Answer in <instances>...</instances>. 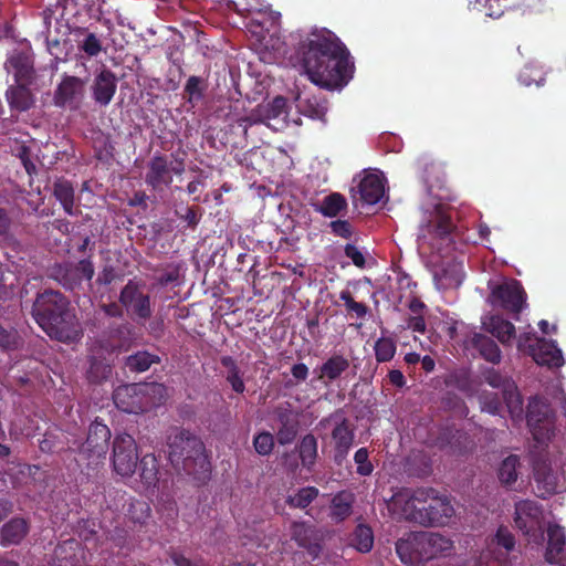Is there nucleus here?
I'll list each match as a JSON object with an SVG mask.
<instances>
[{
	"mask_svg": "<svg viewBox=\"0 0 566 566\" xmlns=\"http://www.w3.org/2000/svg\"><path fill=\"white\" fill-rule=\"evenodd\" d=\"M350 191L354 200H357L358 195L363 205L373 206L385 195V180L377 174L366 172Z\"/></svg>",
	"mask_w": 566,
	"mask_h": 566,
	"instance_id": "nucleus-18",
	"label": "nucleus"
},
{
	"mask_svg": "<svg viewBox=\"0 0 566 566\" xmlns=\"http://www.w3.org/2000/svg\"><path fill=\"white\" fill-rule=\"evenodd\" d=\"M376 360L386 363L392 359L396 353V344L389 337H380L374 346Z\"/></svg>",
	"mask_w": 566,
	"mask_h": 566,
	"instance_id": "nucleus-50",
	"label": "nucleus"
},
{
	"mask_svg": "<svg viewBox=\"0 0 566 566\" xmlns=\"http://www.w3.org/2000/svg\"><path fill=\"white\" fill-rule=\"evenodd\" d=\"M332 439L334 441V460L337 464H342L347 458L355 439V433L353 428H350L348 419L343 418L335 426L332 430Z\"/></svg>",
	"mask_w": 566,
	"mask_h": 566,
	"instance_id": "nucleus-26",
	"label": "nucleus"
},
{
	"mask_svg": "<svg viewBox=\"0 0 566 566\" xmlns=\"http://www.w3.org/2000/svg\"><path fill=\"white\" fill-rule=\"evenodd\" d=\"M547 545L544 554L545 562L558 566L566 553L565 528L558 524H548Z\"/></svg>",
	"mask_w": 566,
	"mask_h": 566,
	"instance_id": "nucleus-25",
	"label": "nucleus"
},
{
	"mask_svg": "<svg viewBox=\"0 0 566 566\" xmlns=\"http://www.w3.org/2000/svg\"><path fill=\"white\" fill-rule=\"evenodd\" d=\"M484 381L493 388L500 389L502 399L504 400L511 416L520 417L523 411V399L518 392L515 381L502 375L494 368H489L483 374Z\"/></svg>",
	"mask_w": 566,
	"mask_h": 566,
	"instance_id": "nucleus-10",
	"label": "nucleus"
},
{
	"mask_svg": "<svg viewBox=\"0 0 566 566\" xmlns=\"http://www.w3.org/2000/svg\"><path fill=\"white\" fill-rule=\"evenodd\" d=\"M314 210L326 218H335L347 210V200L339 192L325 196L321 202L313 205Z\"/></svg>",
	"mask_w": 566,
	"mask_h": 566,
	"instance_id": "nucleus-32",
	"label": "nucleus"
},
{
	"mask_svg": "<svg viewBox=\"0 0 566 566\" xmlns=\"http://www.w3.org/2000/svg\"><path fill=\"white\" fill-rule=\"evenodd\" d=\"M332 233L343 239H350L353 235V227L347 220L337 219L329 223Z\"/></svg>",
	"mask_w": 566,
	"mask_h": 566,
	"instance_id": "nucleus-59",
	"label": "nucleus"
},
{
	"mask_svg": "<svg viewBox=\"0 0 566 566\" xmlns=\"http://www.w3.org/2000/svg\"><path fill=\"white\" fill-rule=\"evenodd\" d=\"M484 11L485 15L491 18H500L509 8V3H499L497 0H475Z\"/></svg>",
	"mask_w": 566,
	"mask_h": 566,
	"instance_id": "nucleus-56",
	"label": "nucleus"
},
{
	"mask_svg": "<svg viewBox=\"0 0 566 566\" xmlns=\"http://www.w3.org/2000/svg\"><path fill=\"white\" fill-rule=\"evenodd\" d=\"M339 298L344 302L346 311L357 318H365L369 313V307L365 303L355 301L349 290H343Z\"/></svg>",
	"mask_w": 566,
	"mask_h": 566,
	"instance_id": "nucleus-49",
	"label": "nucleus"
},
{
	"mask_svg": "<svg viewBox=\"0 0 566 566\" xmlns=\"http://www.w3.org/2000/svg\"><path fill=\"white\" fill-rule=\"evenodd\" d=\"M71 34L76 44V50L81 59L91 60L106 52L103 35L92 31L87 27H73Z\"/></svg>",
	"mask_w": 566,
	"mask_h": 566,
	"instance_id": "nucleus-17",
	"label": "nucleus"
},
{
	"mask_svg": "<svg viewBox=\"0 0 566 566\" xmlns=\"http://www.w3.org/2000/svg\"><path fill=\"white\" fill-rule=\"evenodd\" d=\"M118 277L115 268L111 264L103 266L98 273L95 283L98 285H109Z\"/></svg>",
	"mask_w": 566,
	"mask_h": 566,
	"instance_id": "nucleus-63",
	"label": "nucleus"
},
{
	"mask_svg": "<svg viewBox=\"0 0 566 566\" xmlns=\"http://www.w3.org/2000/svg\"><path fill=\"white\" fill-rule=\"evenodd\" d=\"M136 384L118 386L113 392L115 406L126 413H142L145 411L144 396Z\"/></svg>",
	"mask_w": 566,
	"mask_h": 566,
	"instance_id": "nucleus-21",
	"label": "nucleus"
},
{
	"mask_svg": "<svg viewBox=\"0 0 566 566\" xmlns=\"http://www.w3.org/2000/svg\"><path fill=\"white\" fill-rule=\"evenodd\" d=\"M276 419L280 423L276 432V440L281 446L291 444L298 432L300 421L297 416L290 408H279Z\"/></svg>",
	"mask_w": 566,
	"mask_h": 566,
	"instance_id": "nucleus-28",
	"label": "nucleus"
},
{
	"mask_svg": "<svg viewBox=\"0 0 566 566\" xmlns=\"http://www.w3.org/2000/svg\"><path fill=\"white\" fill-rule=\"evenodd\" d=\"M59 447V437L53 431H46L39 440V448L44 453H53Z\"/></svg>",
	"mask_w": 566,
	"mask_h": 566,
	"instance_id": "nucleus-60",
	"label": "nucleus"
},
{
	"mask_svg": "<svg viewBox=\"0 0 566 566\" xmlns=\"http://www.w3.org/2000/svg\"><path fill=\"white\" fill-rule=\"evenodd\" d=\"M423 539L429 560L439 555H448L453 549V542L441 534L423 532Z\"/></svg>",
	"mask_w": 566,
	"mask_h": 566,
	"instance_id": "nucleus-35",
	"label": "nucleus"
},
{
	"mask_svg": "<svg viewBox=\"0 0 566 566\" xmlns=\"http://www.w3.org/2000/svg\"><path fill=\"white\" fill-rule=\"evenodd\" d=\"M423 532H410L396 542V553L401 563L408 566H420L429 560Z\"/></svg>",
	"mask_w": 566,
	"mask_h": 566,
	"instance_id": "nucleus-12",
	"label": "nucleus"
},
{
	"mask_svg": "<svg viewBox=\"0 0 566 566\" xmlns=\"http://www.w3.org/2000/svg\"><path fill=\"white\" fill-rule=\"evenodd\" d=\"M32 316L52 339L70 344L83 336L69 300L59 291L45 290L39 293L32 305Z\"/></svg>",
	"mask_w": 566,
	"mask_h": 566,
	"instance_id": "nucleus-2",
	"label": "nucleus"
},
{
	"mask_svg": "<svg viewBox=\"0 0 566 566\" xmlns=\"http://www.w3.org/2000/svg\"><path fill=\"white\" fill-rule=\"evenodd\" d=\"M119 303L132 319L138 323H144L153 316L154 302L151 296L144 292V284L136 280H128L120 290Z\"/></svg>",
	"mask_w": 566,
	"mask_h": 566,
	"instance_id": "nucleus-5",
	"label": "nucleus"
},
{
	"mask_svg": "<svg viewBox=\"0 0 566 566\" xmlns=\"http://www.w3.org/2000/svg\"><path fill=\"white\" fill-rule=\"evenodd\" d=\"M109 439V428L95 420L90 426L87 438L78 448V453L87 460L104 459L108 451Z\"/></svg>",
	"mask_w": 566,
	"mask_h": 566,
	"instance_id": "nucleus-13",
	"label": "nucleus"
},
{
	"mask_svg": "<svg viewBox=\"0 0 566 566\" xmlns=\"http://www.w3.org/2000/svg\"><path fill=\"white\" fill-rule=\"evenodd\" d=\"M30 524L28 520L14 516L6 522L0 528V545L9 547L19 545L29 534Z\"/></svg>",
	"mask_w": 566,
	"mask_h": 566,
	"instance_id": "nucleus-27",
	"label": "nucleus"
},
{
	"mask_svg": "<svg viewBox=\"0 0 566 566\" xmlns=\"http://www.w3.org/2000/svg\"><path fill=\"white\" fill-rule=\"evenodd\" d=\"M159 363V356L150 354L146 350H139L126 357L125 367L132 373H144L148 370L154 364Z\"/></svg>",
	"mask_w": 566,
	"mask_h": 566,
	"instance_id": "nucleus-44",
	"label": "nucleus"
},
{
	"mask_svg": "<svg viewBox=\"0 0 566 566\" xmlns=\"http://www.w3.org/2000/svg\"><path fill=\"white\" fill-rule=\"evenodd\" d=\"M480 402L482 411H486L491 415H497L502 409V400L499 395L494 392H483L480 396Z\"/></svg>",
	"mask_w": 566,
	"mask_h": 566,
	"instance_id": "nucleus-54",
	"label": "nucleus"
},
{
	"mask_svg": "<svg viewBox=\"0 0 566 566\" xmlns=\"http://www.w3.org/2000/svg\"><path fill=\"white\" fill-rule=\"evenodd\" d=\"M117 90V77L115 73L103 66L99 72L96 73L93 83L91 85L92 98L99 106H107Z\"/></svg>",
	"mask_w": 566,
	"mask_h": 566,
	"instance_id": "nucleus-19",
	"label": "nucleus"
},
{
	"mask_svg": "<svg viewBox=\"0 0 566 566\" xmlns=\"http://www.w3.org/2000/svg\"><path fill=\"white\" fill-rule=\"evenodd\" d=\"M167 459L172 468L198 484H206L211 476L212 465L206 446L200 437L185 428H175L167 436Z\"/></svg>",
	"mask_w": 566,
	"mask_h": 566,
	"instance_id": "nucleus-3",
	"label": "nucleus"
},
{
	"mask_svg": "<svg viewBox=\"0 0 566 566\" xmlns=\"http://www.w3.org/2000/svg\"><path fill=\"white\" fill-rule=\"evenodd\" d=\"M345 255L352 260V262L357 266L363 269L366 264V260L364 254L359 251V249L350 243H347L344 248Z\"/></svg>",
	"mask_w": 566,
	"mask_h": 566,
	"instance_id": "nucleus-62",
	"label": "nucleus"
},
{
	"mask_svg": "<svg viewBox=\"0 0 566 566\" xmlns=\"http://www.w3.org/2000/svg\"><path fill=\"white\" fill-rule=\"evenodd\" d=\"M495 543L505 548L507 552L512 551L515 546V537L506 526H500L496 531Z\"/></svg>",
	"mask_w": 566,
	"mask_h": 566,
	"instance_id": "nucleus-58",
	"label": "nucleus"
},
{
	"mask_svg": "<svg viewBox=\"0 0 566 566\" xmlns=\"http://www.w3.org/2000/svg\"><path fill=\"white\" fill-rule=\"evenodd\" d=\"M132 332L133 327L128 323H112L95 340V344L108 355L126 350L130 343Z\"/></svg>",
	"mask_w": 566,
	"mask_h": 566,
	"instance_id": "nucleus-16",
	"label": "nucleus"
},
{
	"mask_svg": "<svg viewBox=\"0 0 566 566\" xmlns=\"http://www.w3.org/2000/svg\"><path fill=\"white\" fill-rule=\"evenodd\" d=\"M318 443L314 434H305L297 444V452L303 468L311 471L318 457Z\"/></svg>",
	"mask_w": 566,
	"mask_h": 566,
	"instance_id": "nucleus-36",
	"label": "nucleus"
},
{
	"mask_svg": "<svg viewBox=\"0 0 566 566\" xmlns=\"http://www.w3.org/2000/svg\"><path fill=\"white\" fill-rule=\"evenodd\" d=\"M535 340L536 346L530 345L528 347L530 355L537 365L547 366L549 368H558L564 365L562 350L554 342L546 340L545 338Z\"/></svg>",
	"mask_w": 566,
	"mask_h": 566,
	"instance_id": "nucleus-23",
	"label": "nucleus"
},
{
	"mask_svg": "<svg viewBox=\"0 0 566 566\" xmlns=\"http://www.w3.org/2000/svg\"><path fill=\"white\" fill-rule=\"evenodd\" d=\"M434 493L436 490L432 488H419L413 491L403 490L394 495L392 507L405 520L421 524L422 505L427 504L431 494Z\"/></svg>",
	"mask_w": 566,
	"mask_h": 566,
	"instance_id": "nucleus-7",
	"label": "nucleus"
},
{
	"mask_svg": "<svg viewBox=\"0 0 566 566\" xmlns=\"http://www.w3.org/2000/svg\"><path fill=\"white\" fill-rule=\"evenodd\" d=\"M18 85L10 86L7 92V101L12 109L25 112L33 104V96L27 84L30 82H17Z\"/></svg>",
	"mask_w": 566,
	"mask_h": 566,
	"instance_id": "nucleus-31",
	"label": "nucleus"
},
{
	"mask_svg": "<svg viewBox=\"0 0 566 566\" xmlns=\"http://www.w3.org/2000/svg\"><path fill=\"white\" fill-rule=\"evenodd\" d=\"M349 360L343 355H332L317 369V380L328 385L338 379L349 368Z\"/></svg>",
	"mask_w": 566,
	"mask_h": 566,
	"instance_id": "nucleus-29",
	"label": "nucleus"
},
{
	"mask_svg": "<svg viewBox=\"0 0 566 566\" xmlns=\"http://www.w3.org/2000/svg\"><path fill=\"white\" fill-rule=\"evenodd\" d=\"M454 515V509L447 496H439L436 491L431 494L427 504L422 505L421 525L443 526L450 522Z\"/></svg>",
	"mask_w": 566,
	"mask_h": 566,
	"instance_id": "nucleus-14",
	"label": "nucleus"
},
{
	"mask_svg": "<svg viewBox=\"0 0 566 566\" xmlns=\"http://www.w3.org/2000/svg\"><path fill=\"white\" fill-rule=\"evenodd\" d=\"M526 421L537 442L549 440L554 434V412L548 403L537 397L527 405Z\"/></svg>",
	"mask_w": 566,
	"mask_h": 566,
	"instance_id": "nucleus-6",
	"label": "nucleus"
},
{
	"mask_svg": "<svg viewBox=\"0 0 566 566\" xmlns=\"http://www.w3.org/2000/svg\"><path fill=\"white\" fill-rule=\"evenodd\" d=\"M128 514L134 522L143 524L149 517L150 507L145 502L136 501L130 503Z\"/></svg>",
	"mask_w": 566,
	"mask_h": 566,
	"instance_id": "nucleus-57",
	"label": "nucleus"
},
{
	"mask_svg": "<svg viewBox=\"0 0 566 566\" xmlns=\"http://www.w3.org/2000/svg\"><path fill=\"white\" fill-rule=\"evenodd\" d=\"M471 343L485 360L492 364H499L501 361L500 347L492 338L483 334H474Z\"/></svg>",
	"mask_w": 566,
	"mask_h": 566,
	"instance_id": "nucleus-40",
	"label": "nucleus"
},
{
	"mask_svg": "<svg viewBox=\"0 0 566 566\" xmlns=\"http://www.w3.org/2000/svg\"><path fill=\"white\" fill-rule=\"evenodd\" d=\"M433 234L441 240L453 241V223L451 218L447 216H440L437 221L432 224Z\"/></svg>",
	"mask_w": 566,
	"mask_h": 566,
	"instance_id": "nucleus-52",
	"label": "nucleus"
},
{
	"mask_svg": "<svg viewBox=\"0 0 566 566\" xmlns=\"http://www.w3.org/2000/svg\"><path fill=\"white\" fill-rule=\"evenodd\" d=\"M457 265L449 266L442 270L441 276L436 274L434 277L438 280H449L448 285H459L462 282V275L458 273Z\"/></svg>",
	"mask_w": 566,
	"mask_h": 566,
	"instance_id": "nucleus-64",
	"label": "nucleus"
},
{
	"mask_svg": "<svg viewBox=\"0 0 566 566\" xmlns=\"http://www.w3.org/2000/svg\"><path fill=\"white\" fill-rule=\"evenodd\" d=\"M296 54L310 81L319 87L340 90L353 78L355 64L348 49L326 28H315L301 39Z\"/></svg>",
	"mask_w": 566,
	"mask_h": 566,
	"instance_id": "nucleus-1",
	"label": "nucleus"
},
{
	"mask_svg": "<svg viewBox=\"0 0 566 566\" xmlns=\"http://www.w3.org/2000/svg\"><path fill=\"white\" fill-rule=\"evenodd\" d=\"M220 364L226 368V380L230 384L232 390L237 394H243L245 391V384L243 373L237 360L232 356H222Z\"/></svg>",
	"mask_w": 566,
	"mask_h": 566,
	"instance_id": "nucleus-38",
	"label": "nucleus"
},
{
	"mask_svg": "<svg viewBox=\"0 0 566 566\" xmlns=\"http://www.w3.org/2000/svg\"><path fill=\"white\" fill-rule=\"evenodd\" d=\"M291 537L298 546L305 548L313 559L322 552V536L319 532L305 522H293L291 525Z\"/></svg>",
	"mask_w": 566,
	"mask_h": 566,
	"instance_id": "nucleus-20",
	"label": "nucleus"
},
{
	"mask_svg": "<svg viewBox=\"0 0 566 566\" xmlns=\"http://www.w3.org/2000/svg\"><path fill=\"white\" fill-rule=\"evenodd\" d=\"M534 479L538 484L544 485L545 493H553L555 491L557 479L554 474L549 463L545 460H537L533 465Z\"/></svg>",
	"mask_w": 566,
	"mask_h": 566,
	"instance_id": "nucleus-45",
	"label": "nucleus"
},
{
	"mask_svg": "<svg viewBox=\"0 0 566 566\" xmlns=\"http://www.w3.org/2000/svg\"><path fill=\"white\" fill-rule=\"evenodd\" d=\"M261 120L252 116H241L234 119L228 125V133L230 138L228 143L234 148H245L248 146V130L254 124H259Z\"/></svg>",
	"mask_w": 566,
	"mask_h": 566,
	"instance_id": "nucleus-30",
	"label": "nucleus"
},
{
	"mask_svg": "<svg viewBox=\"0 0 566 566\" xmlns=\"http://www.w3.org/2000/svg\"><path fill=\"white\" fill-rule=\"evenodd\" d=\"M104 354L107 353L104 349H99V346L94 343L88 356V368L86 370V378L92 384H101L112 376V361Z\"/></svg>",
	"mask_w": 566,
	"mask_h": 566,
	"instance_id": "nucleus-24",
	"label": "nucleus"
},
{
	"mask_svg": "<svg viewBox=\"0 0 566 566\" xmlns=\"http://www.w3.org/2000/svg\"><path fill=\"white\" fill-rule=\"evenodd\" d=\"M275 446V438L269 431H261L253 438V448L259 455H270Z\"/></svg>",
	"mask_w": 566,
	"mask_h": 566,
	"instance_id": "nucleus-51",
	"label": "nucleus"
},
{
	"mask_svg": "<svg viewBox=\"0 0 566 566\" xmlns=\"http://www.w3.org/2000/svg\"><path fill=\"white\" fill-rule=\"evenodd\" d=\"M176 214L188 228L196 229L201 220L202 209L198 206L186 207L185 212L176 210Z\"/></svg>",
	"mask_w": 566,
	"mask_h": 566,
	"instance_id": "nucleus-55",
	"label": "nucleus"
},
{
	"mask_svg": "<svg viewBox=\"0 0 566 566\" xmlns=\"http://www.w3.org/2000/svg\"><path fill=\"white\" fill-rule=\"evenodd\" d=\"M542 518L543 512L537 502L524 500L516 503L515 525L530 541L538 542L543 539V531L541 530Z\"/></svg>",
	"mask_w": 566,
	"mask_h": 566,
	"instance_id": "nucleus-8",
	"label": "nucleus"
},
{
	"mask_svg": "<svg viewBox=\"0 0 566 566\" xmlns=\"http://www.w3.org/2000/svg\"><path fill=\"white\" fill-rule=\"evenodd\" d=\"M53 195L61 203L65 213L74 214V188L72 184L65 179H60L54 182Z\"/></svg>",
	"mask_w": 566,
	"mask_h": 566,
	"instance_id": "nucleus-43",
	"label": "nucleus"
},
{
	"mask_svg": "<svg viewBox=\"0 0 566 566\" xmlns=\"http://www.w3.org/2000/svg\"><path fill=\"white\" fill-rule=\"evenodd\" d=\"M7 64L14 71L17 82H31L33 67L30 56L24 52H13Z\"/></svg>",
	"mask_w": 566,
	"mask_h": 566,
	"instance_id": "nucleus-34",
	"label": "nucleus"
},
{
	"mask_svg": "<svg viewBox=\"0 0 566 566\" xmlns=\"http://www.w3.org/2000/svg\"><path fill=\"white\" fill-rule=\"evenodd\" d=\"M354 461L357 464V474L368 476L374 471V465L369 461V451L367 448H359L354 454Z\"/></svg>",
	"mask_w": 566,
	"mask_h": 566,
	"instance_id": "nucleus-53",
	"label": "nucleus"
},
{
	"mask_svg": "<svg viewBox=\"0 0 566 566\" xmlns=\"http://www.w3.org/2000/svg\"><path fill=\"white\" fill-rule=\"evenodd\" d=\"M95 273L94 264L90 258L78 262L55 263L50 268V279L57 282L66 291L82 289L83 281L91 282Z\"/></svg>",
	"mask_w": 566,
	"mask_h": 566,
	"instance_id": "nucleus-4",
	"label": "nucleus"
},
{
	"mask_svg": "<svg viewBox=\"0 0 566 566\" xmlns=\"http://www.w3.org/2000/svg\"><path fill=\"white\" fill-rule=\"evenodd\" d=\"M137 446L127 433L118 434L113 442V468L122 476H130L137 467Z\"/></svg>",
	"mask_w": 566,
	"mask_h": 566,
	"instance_id": "nucleus-9",
	"label": "nucleus"
},
{
	"mask_svg": "<svg viewBox=\"0 0 566 566\" xmlns=\"http://www.w3.org/2000/svg\"><path fill=\"white\" fill-rule=\"evenodd\" d=\"M521 465L520 458L515 454H510L506 457L499 467L497 478L506 488H511L514 484L518 476V468Z\"/></svg>",
	"mask_w": 566,
	"mask_h": 566,
	"instance_id": "nucleus-42",
	"label": "nucleus"
},
{
	"mask_svg": "<svg viewBox=\"0 0 566 566\" xmlns=\"http://www.w3.org/2000/svg\"><path fill=\"white\" fill-rule=\"evenodd\" d=\"M145 182L154 190L168 187L172 182L170 163L165 155L156 154L148 163Z\"/></svg>",
	"mask_w": 566,
	"mask_h": 566,
	"instance_id": "nucleus-22",
	"label": "nucleus"
},
{
	"mask_svg": "<svg viewBox=\"0 0 566 566\" xmlns=\"http://www.w3.org/2000/svg\"><path fill=\"white\" fill-rule=\"evenodd\" d=\"M85 85V80L64 74L54 91L53 101L55 106L77 109L84 98Z\"/></svg>",
	"mask_w": 566,
	"mask_h": 566,
	"instance_id": "nucleus-11",
	"label": "nucleus"
},
{
	"mask_svg": "<svg viewBox=\"0 0 566 566\" xmlns=\"http://www.w3.org/2000/svg\"><path fill=\"white\" fill-rule=\"evenodd\" d=\"M492 296L502 308L514 315H518L522 312L526 301V293L522 284L516 280L495 286L492 290Z\"/></svg>",
	"mask_w": 566,
	"mask_h": 566,
	"instance_id": "nucleus-15",
	"label": "nucleus"
},
{
	"mask_svg": "<svg viewBox=\"0 0 566 566\" xmlns=\"http://www.w3.org/2000/svg\"><path fill=\"white\" fill-rule=\"evenodd\" d=\"M21 343L22 339L15 328H7L0 324V348L3 352L17 350Z\"/></svg>",
	"mask_w": 566,
	"mask_h": 566,
	"instance_id": "nucleus-48",
	"label": "nucleus"
},
{
	"mask_svg": "<svg viewBox=\"0 0 566 566\" xmlns=\"http://www.w3.org/2000/svg\"><path fill=\"white\" fill-rule=\"evenodd\" d=\"M319 494L315 486L301 488L294 495H289L286 504L291 507L306 509Z\"/></svg>",
	"mask_w": 566,
	"mask_h": 566,
	"instance_id": "nucleus-47",
	"label": "nucleus"
},
{
	"mask_svg": "<svg viewBox=\"0 0 566 566\" xmlns=\"http://www.w3.org/2000/svg\"><path fill=\"white\" fill-rule=\"evenodd\" d=\"M486 331L496 337L503 345L510 344L515 338V326L501 316H492L486 324Z\"/></svg>",
	"mask_w": 566,
	"mask_h": 566,
	"instance_id": "nucleus-37",
	"label": "nucleus"
},
{
	"mask_svg": "<svg viewBox=\"0 0 566 566\" xmlns=\"http://www.w3.org/2000/svg\"><path fill=\"white\" fill-rule=\"evenodd\" d=\"M354 497L352 493L338 492L331 501L329 517L338 524L344 522L353 512Z\"/></svg>",
	"mask_w": 566,
	"mask_h": 566,
	"instance_id": "nucleus-33",
	"label": "nucleus"
},
{
	"mask_svg": "<svg viewBox=\"0 0 566 566\" xmlns=\"http://www.w3.org/2000/svg\"><path fill=\"white\" fill-rule=\"evenodd\" d=\"M350 545L359 553H369L374 547V532L366 524H358L350 538Z\"/></svg>",
	"mask_w": 566,
	"mask_h": 566,
	"instance_id": "nucleus-46",
	"label": "nucleus"
},
{
	"mask_svg": "<svg viewBox=\"0 0 566 566\" xmlns=\"http://www.w3.org/2000/svg\"><path fill=\"white\" fill-rule=\"evenodd\" d=\"M207 88L208 82L206 78L191 75L184 86L182 97L191 107H195L203 99Z\"/></svg>",
	"mask_w": 566,
	"mask_h": 566,
	"instance_id": "nucleus-39",
	"label": "nucleus"
},
{
	"mask_svg": "<svg viewBox=\"0 0 566 566\" xmlns=\"http://www.w3.org/2000/svg\"><path fill=\"white\" fill-rule=\"evenodd\" d=\"M140 479L146 488H155L159 482V462L155 454H145L139 462Z\"/></svg>",
	"mask_w": 566,
	"mask_h": 566,
	"instance_id": "nucleus-41",
	"label": "nucleus"
},
{
	"mask_svg": "<svg viewBox=\"0 0 566 566\" xmlns=\"http://www.w3.org/2000/svg\"><path fill=\"white\" fill-rule=\"evenodd\" d=\"M168 555L176 566H210L202 559L191 560L175 549H171Z\"/></svg>",
	"mask_w": 566,
	"mask_h": 566,
	"instance_id": "nucleus-61",
	"label": "nucleus"
}]
</instances>
